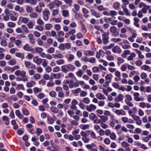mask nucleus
Instances as JSON below:
<instances>
[{
    "label": "nucleus",
    "mask_w": 151,
    "mask_h": 151,
    "mask_svg": "<svg viewBox=\"0 0 151 151\" xmlns=\"http://www.w3.org/2000/svg\"><path fill=\"white\" fill-rule=\"evenodd\" d=\"M70 81L68 80H64L62 83V88L65 91V95L67 97L69 96L70 95V91L69 90L68 86L67 85L70 83Z\"/></svg>",
    "instance_id": "f257e3e1"
},
{
    "label": "nucleus",
    "mask_w": 151,
    "mask_h": 151,
    "mask_svg": "<svg viewBox=\"0 0 151 151\" xmlns=\"http://www.w3.org/2000/svg\"><path fill=\"white\" fill-rule=\"evenodd\" d=\"M109 33L108 32H104L102 35V42L104 44H106L109 42Z\"/></svg>",
    "instance_id": "f03ea898"
},
{
    "label": "nucleus",
    "mask_w": 151,
    "mask_h": 151,
    "mask_svg": "<svg viewBox=\"0 0 151 151\" xmlns=\"http://www.w3.org/2000/svg\"><path fill=\"white\" fill-rule=\"evenodd\" d=\"M45 5L44 3L40 2L35 7V10L36 11L39 13L42 12V8L45 7Z\"/></svg>",
    "instance_id": "7ed1b4c3"
},
{
    "label": "nucleus",
    "mask_w": 151,
    "mask_h": 151,
    "mask_svg": "<svg viewBox=\"0 0 151 151\" xmlns=\"http://www.w3.org/2000/svg\"><path fill=\"white\" fill-rule=\"evenodd\" d=\"M50 14V11L48 10L47 9H44L42 12L43 18L44 20L47 21L48 20Z\"/></svg>",
    "instance_id": "20e7f679"
},
{
    "label": "nucleus",
    "mask_w": 151,
    "mask_h": 151,
    "mask_svg": "<svg viewBox=\"0 0 151 151\" xmlns=\"http://www.w3.org/2000/svg\"><path fill=\"white\" fill-rule=\"evenodd\" d=\"M14 74L17 76H20L22 77H27L26 76V73L24 71L18 70L14 72Z\"/></svg>",
    "instance_id": "39448f33"
},
{
    "label": "nucleus",
    "mask_w": 151,
    "mask_h": 151,
    "mask_svg": "<svg viewBox=\"0 0 151 151\" xmlns=\"http://www.w3.org/2000/svg\"><path fill=\"white\" fill-rule=\"evenodd\" d=\"M96 145L94 143H92L91 144H88L86 145V148L88 149H90V151H98L97 148L93 147H96Z\"/></svg>",
    "instance_id": "423d86ee"
},
{
    "label": "nucleus",
    "mask_w": 151,
    "mask_h": 151,
    "mask_svg": "<svg viewBox=\"0 0 151 151\" xmlns=\"http://www.w3.org/2000/svg\"><path fill=\"white\" fill-rule=\"evenodd\" d=\"M110 32L114 36H117L119 34V32L117 31L116 28L114 26H111L110 28Z\"/></svg>",
    "instance_id": "0eeeda50"
},
{
    "label": "nucleus",
    "mask_w": 151,
    "mask_h": 151,
    "mask_svg": "<svg viewBox=\"0 0 151 151\" xmlns=\"http://www.w3.org/2000/svg\"><path fill=\"white\" fill-rule=\"evenodd\" d=\"M22 48L24 50L29 52H32L34 51L33 48L28 43L25 44Z\"/></svg>",
    "instance_id": "6e6552de"
},
{
    "label": "nucleus",
    "mask_w": 151,
    "mask_h": 151,
    "mask_svg": "<svg viewBox=\"0 0 151 151\" xmlns=\"http://www.w3.org/2000/svg\"><path fill=\"white\" fill-rule=\"evenodd\" d=\"M121 120L122 122L124 123H133L134 121L133 120L129 119L127 117H123L121 118Z\"/></svg>",
    "instance_id": "1a4fd4ad"
},
{
    "label": "nucleus",
    "mask_w": 151,
    "mask_h": 151,
    "mask_svg": "<svg viewBox=\"0 0 151 151\" xmlns=\"http://www.w3.org/2000/svg\"><path fill=\"white\" fill-rule=\"evenodd\" d=\"M114 112L118 116H125L126 115L125 111L122 109H116L114 111Z\"/></svg>",
    "instance_id": "9d476101"
},
{
    "label": "nucleus",
    "mask_w": 151,
    "mask_h": 151,
    "mask_svg": "<svg viewBox=\"0 0 151 151\" xmlns=\"http://www.w3.org/2000/svg\"><path fill=\"white\" fill-rule=\"evenodd\" d=\"M134 100L136 102L142 101V99L139 97L140 94L138 92H135L133 94Z\"/></svg>",
    "instance_id": "9b49d317"
},
{
    "label": "nucleus",
    "mask_w": 151,
    "mask_h": 151,
    "mask_svg": "<svg viewBox=\"0 0 151 151\" xmlns=\"http://www.w3.org/2000/svg\"><path fill=\"white\" fill-rule=\"evenodd\" d=\"M123 45H122V47L124 49H129L130 48L129 42L127 40H124L123 41Z\"/></svg>",
    "instance_id": "f8f14e48"
},
{
    "label": "nucleus",
    "mask_w": 151,
    "mask_h": 151,
    "mask_svg": "<svg viewBox=\"0 0 151 151\" xmlns=\"http://www.w3.org/2000/svg\"><path fill=\"white\" fill-rule=\"evenodd\" d=\"M86 109L88 111L91 112L95 110L96 109V107L95 105L91 104L88 106H86Z\"/></svg>",
    "instance_id": "ddd939ff"
},
{
    "label": "nucleus",
    "mask_w": 151,
    "mask_h": 151,
    "mask_svg": "<svg viewBox=\"0 0 151 151\" xmlns=\"http://www.w3.org/2000/svg\"><path fill=\"white\" fill-rule=\"evenodd\" d=\"M90 12L92 15L94 16L97 18H99L101 16V14L94 10L92 9L90 10Z\"/></svg>",
    "instance_id": "4468645a"
},
{
    "label": "nucleus",
    "mask_w": 151,
    "mask_h": 151,
    "mask_svg": "<svg viewBox=\"0 0 151 151\" xmlns=\"http://www.w3.org/2000/svg\"><path fill=\"white\" fill-rule=\"evenodd\" d=\"M28 37L29 40V42L31 44H34L35 43V40L34 38V37L33 35L32 34H30L28 35Z\"/></svg>",
    "instance_id": "2eb2a0df"
},
{
    "label": "nucleus",
    "mask_w": 151,
    "mask_h": 151,
    "mask_svg": "<svg viewBox=\"0 0 151 151\" xmlns=\"http://www.w3.org/2000/svg\"><path fill=\"white\" fill-rule=\"evenodd\" d=\"M124 98V96L122 94H119L115 98L114 100L116 102H119L122 101Z\"/></svg>",
    "instance_id": "dca6fc26"
},
{
    "label": "nucleus",
    "mask_w": 151,
    "mask_h": 151,
    "mask_svg": "<svg viewBox=\"0 0 151 151\" xmlns=\"http://www.w3.org/2000/svg\"><path fill=\"white\" fill-rule=\"evenodd\" d=\"M96 96L97 99L100 100H104L106 99L103 94L100 93H97L96 95Z\"/></svg>",
    "instance_id": "f3484780"
},
{
    "label": "nucleus",
    "mask_w": 151,
    "mask_h": 151,
    "mask_svg": "<svg viewBox=\"0 0 151 151\" xmlns=\"http://www.w3.org/2000/svg\"><path fill=\"white\" fill-rule=\"evenodd\" d=\"M112 51L115 53H120L121 52L120 48L117 45H116L112 48Z\"/></svg>",
    "instance_id": "a211bd4d"
},
{
    "label": "nucleus",
    "mask_w": 151,
    "mask_h": 151,
    "mask_svg": "<svg viewBox=\"0 0 151 151\" xmlns=\"http://www.w3.org/2000/svg\"><path fill=\"white\" fill-rule=\"evenodd\" d=\"M19 20V21L25 24L27 23L29 21L28 18L22 17H20Z\"/></svg>",
    "instance_id": "6ab92c4d"
},
{
    "label": "nucleus",
    "mask_w": 151,
    "mask_h": 151,
    "mask_svg": "<svg viewBox=\"0 0 151 151\" xmlns=\"http://www.w3.org/2000/svg\"><path fill=\"white\" fill-rule=\"evenodd\" d=\"M83 54L87 56H93L94 54V52L93 51L88 50L84 51Z\"/></svg>",
    "instance_id": "aec40b11"
},
{
    "label": "nucleus",
    "mask_w": 151,
    "mask_h": 151,
    "mask_svg": "<svg viewBox=\"0 0 151 151\" xmlns=\"http://www.w3.org/2000/svg\"><path fill=\"white\" fill-rule=\"evenodd\" d=\"M141 68L142 70L149 72L151 71V68L147 65H144L141 67Z\"/></svg>",
    "instance_id": "412c9836"
},
{
    "label": "nucleus",
    "mask_w": 151,
    "mask_h": 151,
    "mask_svg": "<svg viewBox=\"0 0 151 151\" xmlns=\"http://www.w3.org/2000/svg\"><path fill=\"white\" fill-rule=\"evenodd\" d=\"M56 119V117L55 116L52 117H48L47 118V121L50 124H52Z\"/></svg>",
    "instance_id": "4be33fe9"
},
{
    "label": "nucleus",
    "mask_w": 151,
    "mask_h": 151,
    "mask_svg": "<svg viewBox=\"0 0 151 151\" xmlns=\"http://www.w3.org/2000/svg\"><path fill=\"white\" fill-rule=\"evenodd\" d=\"M112 77V75L111 74L106 75L105 76V81L110 83L111 82Z\"/></svg>",
    "instance_id": "5701e85b"
},
{
    "label": "nucleus",
    "mask_w": 151,
    "mask_h": 151,
    "mask_svg": "<svg viewBox=\"0 0 151 151\" xmlns=\"http://www.w3.org/2000/svg\"><path fill=\"white\" fill-rule=\"evenodd\" d=\"M36 83L33 81H31L30 82L27 83L26 84V86L28 88H31L35 86L36 85Z\"/></svg>",
    "instance_id": "b1692460"
},
{
    "label": "nucleus",
    "mask_w": 151,
    "mask_h": 151,
    "mask_svg": "<svg viewBox=\"0 0 151 151\" xmlns=\"http://www.w3.org/2000/svg\"><path fill=\"white\" fill-rule=\"evenodd\" d=\"M4 70L9 73H13L14 72L12 67H11L9 66L5 67L4 68Z\"/></svg>",
    "instance_id": "393cba45"
},
{
    "label": "nucleus",
    "mask_w": 151,
    "mask_h": 151,
    "mask_svg": "<svg viewBox=\"0 0 151 151\" xmlns=\"http://www.w3.org/2000/svg\"><path fill=\"white\" fill-rule=\"evenodd\" d=\"M15 114L20 119H22L23 118V115L21 114L20 111L17 110L15 111Z\"/></svg>",
    "instance_id": "a878e982"
},
{
    "label": "nucleus",
    "mask_w": 151,
    "mask_h": 151,
    "mask_svg": "<svg viewBox=\"0 0 151 151\" xmlns=\"http://www.w3.org/2000/svg\"><path fill=\"white\" fill-rule=\"evenodd\" d=\"M53 77L55 79H59L61 77V74L60 73H51Z\"/></svg>",
    "instance_id": "bb28decb"
},
{
    "label": "nucleus",
    "mask_w": 151,
    "mask_h": 151,
    "mask_svg": "<svg viewBox=\"0 0 151 151\" xmlns=\"http://www.w3.org/2000/svg\"><path fill=\"white\" fill-rule=\"evenodd\" d=\"M115 74L116 77H115V79L116 81H119L121 79V73L119 71H116L115 73Z\"/></svg>",
    "instance_id": "cd10ccee"
},
{
    "label": "nucleus",
    "mask_w": 151,
    "mask_h": 151,
    "mask_svg": "<svg viewBox=\"0 0 151 151\" xmlns=\"http://www.w3.org/2000/svg\"><path fill=\"white\" fill-rule=\"evenodd\" d=\"M125 102H126L129 101H132V98L131 96L129 94H127L125 96Z\"/></svg>",
    "instance_id": "c85d7f7f"
},
{
    "label": "nucleus",
    "mask_w": 151,
    "mask_h": 151,
    "mask_svg": "<svg viewBox=\"0 0 151 151\" xmlns=\"http://www.w3.org/2000/svg\"><path fill=\"white\" fill-rule=\"evenodd\" d=\"M34 62L37 65H40L42 62L41 59L38 57H34L33 59Z\"/></svg>",
    "instance_id": "c756f323"
},
{
    "label": "nucleus",
    "mask_w": 151,
    "mask_h": 151,
    "mask_svg": "<svg viewBox=\"0 0 151 151\" xmlns=\"http://www.w3.org/2000/svg\"><path fill=\"white\" fill-rule=\"evenodd\" d=\"M84 73L83 71L81 69L78 70L76 73V75L78 77H81Z\"/></svg>",
    "instance_id": "7c9ffc66"
},
{
    "label": "nucleus",
    "mask_w": 151,
    "mask_h": 151,
    "mask_svg": "<svg viewBox=\"0 0 151 151\" xmlns=\"http://www.w3.org/2000/svg\"><path fill=\"white\" fill-rule=\"evenodd\" d=\"M14 9L17 11H19V13H22L24 12V9L22 7H20L19 6H16L14 8Z\"/></svg>",
    "instance_id": "2f4dec72"
},
{
    "label": "nucleus",
    "mask_w": 151,
    "mask_h": 151,
    "mask_svg": "<svg viewBox=\"0 0 151 151\" xmlns=\"http://www.w3.org/2000/svg\"><path fill=\"white\" fill-rule=\"evenodd\" d=\"M11 123L13 126V128L14 129L16 130L18 129V127L15 120H12L11 122Z\"/></svg>",
    "instance_id": "473e14b6"
},
{
    "label": "nucleus",
    "mask_w": 151,
    "mask_h": 151,
    "mask_svg": "<svg viewBox=\"0 0 151 151\" xmlns=\"http://www.w3.org/2000/svg\"><path fill=\"white\" fill-rule=\"evenodd\" d=\"M121 145L122 147L124 148H129L130 146V145L127 142L124 141L121 143Z\"/></svg>",
    "instance_id": "72a5a7b5"
},
{
    "label": "nucleus",
    "mask_w": 151,
    "mask_h": 151,
    "mask_svg": "<svg viewBox=\"0 0 151 151\" xmlns=\"http://www.w3.org/2000/svg\"><path fill=\"white\" fill-rule=\"evenodd\" d=\"M35 24V22L31 20L27 24V26L29 29H32Z\"/></svg>",
    "instance_id": "f704fd0d"
},
{
    "label": "nucleus",
    "mask_w": 151,
    "mask_h": 151,
    "mask_svg": "<svg viewBox=\"0 0 151 151\" xmlns=\"http://www.w3.org/2000/svg\"><path fill=\"white\" fill-rule=\"evenodd\" d=\"M105 53L104 52L101 50H100L98 52H97L96 54V57H103Z\"/></svg>",
    "instance_id": "c9c22d12"
},
{
    "label": "nucleus",
    "mask_w": 151,
    "mask_h": 151,
    "mask_svg": "<svg viewBox=\"0 0 151 151\" xmlns=\"http://www.w3.org/2000/svg\"><path fill=\"white\" fill-rule=\"evenodd\" d=\"M31 78L36 80H38L40 79L41 78V75L39 73H36Z\"/></svg>",
    "instance_id": "e433bc0d"
},
{
    "label": "nucleus",
    "mask_w": 151,
    "mask_h": 151,
    "mask_svg": "<svg viewBox=\"0 0 151 151\" xmlns=\"http://www.w3.org/2000/svg\"><path fill=\"white\" fill-rule=\"evenodd\" d=\"M26 3H29L31 5H36L37 3V0H25Z\"/></svg>",
    "instance_id": "4c0bfd02"
},
{
    "label": "nucleus",
    "mask_w": 151,
    "mask_h": 151,
    "mask_svg": "<svg viewBox=\"0 0 151 151\" xmlns=\"http://www.w3.org/2000/svg\"><path fill=\"white\" fill-rule=\"evenodd\" d=\"M22 29L23 30L25 34L28 33L29 32V30L27 27L24 25H22L21 26Z\"/></svg>",
    "instance_id": "58836bf2"
},
{
    "label": "nucleus",
    "mask_w": 151,
    "mask_h": 151,
    "mask_svg": "<svg viewBox=\"0 0 151 151\" xmlns=\"http://www.w3.org/2000/svg\"><path fill=\"white\" fill-rule=\"evenodd\" d=\"M61 70L64 73H66L69 72L67 68V65H64L61 67Z\"/></svg>",
    "instance_id": "ea45409f"
},
{
    "label": "nucleus",
    "mask_w": 151,
    "mask_h": 151,
    "mask_svg": "<svg viewBox=\"0 0 151 151\" xmlns=\"http://www.w3.org/2000/svg\"><path fill=\"white\" fill-rule=\"evenodd\" d=\"M81 91V89L80 88H78L75 89H73L72 90V93L75 95H78V93H80Z\"/></svg>",
    "instance_id": "a19ab883"
},
{
    "label": "nucleus",
    "mask_w": 151,
    "mask_h": 151,
    "mask_svg": "<svg viewBox=\"0 0 151 151\" xmlns=\"http://www.w3.org/2000/svg\"><path fill=\"white\" fill-rule=\"evenodd\" d=\"M150 7V6H145L144 7H143V8L141 10L142 11L143 13L145 14L147 13V10H148Z\"/></svg>",
    "instance_id": "79ce46f5"
},
{
    "label": "nucleus",
    "mask_w": 151,
    "mask_h": 151,
    "mask_svg": "<svg viewBox=\"0 0 151 151\" xmlns=\"http://www.w3.org/2000/svg\"><path fill=\"white\" fill-rule=\"evenodd\" d=\"M16 23L12 22H9L7 23L8 27L10 28H14L16 26Z\"/></svg>",
    "instance_id": "37998d69"
},
{
    "label": "nucleus",
    "mask_w": 151,
    "mask_h": 151,
    "mask_svg": "<svg viewBox=\"0 0 151 151\" xmlns=\"http://www.w3.org/2000/svg\"><path fill=\"white\" fill-rule=\"evenodd\" d=\"M16 89L18 90H24V88L23 85L21 84H17L16 87Z\"/></svg>",
    "instance_id": "c03bdc74"
},
{
    "label": "nucleus",
    "mask_w": 151,
    "mask_h": 151,
    "mask_svg": "<svg viewBox=\"0 0 151 151\" xmlns=\"http://www.w3.org/2000/svg\"><path fill=\"white\" fill-rule=\"evenodd\" d=\"M139 74V72L137 71H131L129 74V76L130 77H132L134 75H138Z\"/></svg>",
    "instance_id": "a18cd8bd"
},
{
    "label": "nucleus",
    "mask_w": 151,
    "mask_h": 151,
    "mask_svg": "<svg viewBox=\"0 0 151 151\" xmlns=\"http://www.w3.org/2000/svg\"><path fill=\"white\" fill-rule=\"evenodd\" d=\"M62 12V15L64 17H67L69 15V12L67 10H63Z\"/></svg>",
    "instance_id": "49530a36"
},
{
    "label": "nucleus",
    "mask_w": 151,
    "mask_h": 151,
    "mask_svg": "<svg viewBox=\"0 0 151 151\" xmlns=\"http://www.w3.org/2000/svg\"><path fill=\"white\" fill-rule=\"evenodd\" d=\"M97 8L98 10L100 11L107 10V8H104L102 5H100L97 6Z\"/></svg>",
    "instance_id": "de8ad7c7"
},
{
    "label": "nucleus",
    "mask_w": 151,
    "mask_h": 151,
    "mask_svg": "<svg viewBox=\"0 0 151 151\" xmlns=\"http://www.w3.org/2000/svg\"><path fill=\"white\" fill-rule=\"evenodd\" d=\"M80 23L82 26V31L84 33L86 32L87 30L85 24L82 22H80Z\"/></svg>",
    "instance_id": "09e8293b"
},
{
    "label": "nucleus",
    "mask_w": 151,
    "mask_h": 151,
    "mask_svg": "<svg viewBox=\"0 0 151 151\" xmlns=\"http://www.w3.org/2000/svg\"><path fill=\"white\" fill-rule=\"evenodd\" d=\"M101 120L103 122H105L106 121L108 120L109 118L108 117L104 115H101L99 116Z\"/></svg>",
    "instance_id": "8fccbe9b"
},
{
    "label": "nucleus",
    "mask_w": 151,
    "mask_h": 151,
    "mask_svg": "<svg viewBox=\"0 0 151 151\" xmlns=\"http://www.w3.org/2000/svg\"><path fill=\"white\" fill-rule=\"evenodd\" d=\"M110 119L111 120V121L115 124H118L119 123L118 120L115 119L114 115L111 116Z\"/></svg>",
    "instance_id": "3c124183"
},
{
    "label": "nucleus",
    "mask_w": 151,
    "mask_h": 151,
    "mask_svg": "<svg viewBox=\"0 0 151 151\" xmlns=\"http://www.w3.org/2000/svg\"><path fill=\"white\" fill-rule=\"evenodd\" d=\"M65 3L69 6L70 7L72 5L73 1L72 0H64Z\"/></svg>",
    "instance_id": "603ef678"
},
{
    "label": "nucleus",
    "mask_w": 151,
    "mask_h": 151,
    "mask_svg": "<svg viewBox=\"0 0 151 151\" xmlns=\"http://www.w3.org/2000/svg\"><path fill=\"white\" fill-rule=\"evenodd\" d=\"M26 10L28 13H31L33 11V9L30 6H27L26 8Z\"/></svg>",
    "instance_id": "864d4df0"
},
{
    "label": "nucleus",
    "mask_w": 151,
    "mask_h": 151,
    "mask_svg": "<svg viewBox=\"0 0 151 151\" xmlns=\"http://www.w3.org/2000/svg\"><path fill=\"white\" fill-rule=\"evenodd\" d=\"M52 25L50 23L45 24V29L47 30H49L52 27Z\"/></svg>",
    "instance_id": "5fc2aeb1"
},
{
    "label": "nucleus",
    "mask_w": 151,
    "mask_h": 151,
    "mask_svg": "<svg viewBox=\"0 0 151 151\" xmlns=\"http://www.w3.org/2000/svg\"><path fill=\"white\" fill-rule=\"evenodd\" d=\"M29 16L32 18L36 19L38 15L35 12H32L29 14Z\"/></svg>",
    "instance_id": "6e6d98bb"
},
{
    "label": "nucleus",
    "mask_w": 151,
    "mask_h": 151,
    "mask_svg": "<svg viewBox=\"0 0 151 151\" xmlns=\"http://www.w3.org/2000/svg\"><path fill=\"white\" fill-rule=\"evenodd\" d=\"M97 117L93 113H91L89 115V119L92 120H94Z\"/></svg>",
    "instance_id": "4d7b16f0"
},
{
    "label": "nucleus",
    "mask_w": 151,
    "mask_h": 151,
    "mask_svg": "<svg viewBox=\"0 0 151 151\" xmlns=\"http://www.w3.org/2000/svg\"><path fill=\"white\" fill-rule=\"evenodd\" d=\"M142 35L146 39L147 38V37H148L149 38L151 39V34L148 33H142Z\"/></svg>",
    "instance_id": "13d9d810"
},
{
    "label": "nucleus",
    "mask_w": 151,
    "mask_h": 151,
    "mask_svg": "<svg viewBox=\"0 0 151 151\" xmlns=\"http://www.w3.org/2000/svg\"><path fill=\"white\" fill-rule=\"evenodd\" d=\"M16 80L17 81H22L25 82L27 81H28V79L27 77H22V78H17Z\"/></svg>",
    "instance_id": "bf43d9fd"
},
{
    "label": "nucleus",
    "mask_w": 151,
    "mask_h": 151,
    "mask_svg": "<svg viewBox=\"0 0 151 151\" xmlns=\"http://www.w3.org/2000/svg\"><path fill=\"white\" fill-rule=\"evenodd\" d=\"M104 115L106 116H110V118L112 116H113V114H111L110 112L108 110H105L104 112Z\"/></svg>",
    "instance_id": "052dcab7"
},
{
    "label": "nucleus",
    "mask_w": 151,
    "mask_h": 151,
    "mask_svg": "<svg viewBox=\"0 0 151 151\" xmlns=\"http://www.w3.org/2000/svg\"><path fill=\"white\" fill-rule=\"evenodd\" d=\"M50 109L51 111L55 113H58V108L55 107H51Z\"/></svg>",
    "instance_id": "680f3d73"
},
{
    "label": "nucleus",
    "mask_w": 151,
    "mask_h": 151,
    "mask_svg": "<svg viewBox=\"0 0 151 151\" xmlns=\"http://www.w3.org/2000/svg\"><path fill=\"white\" fill-rule=\"evenodd\" d=\"M122 7L123 8V10L126 14V15L128 16H130V14L129 13L128 9L125 7H124L123 6H122Z\"/></svg>",
    "instance_id": "e2e57ef3"
},
{
    "label": "nucleus",
    "mask_w": 151,
    "mask_h": 151,
    "mask_svg": "<svg viewBox=\"0 0 151 151\" xmlns=\"http://www.w3.org/2000/svg\"><path fill=\"white\" fill-rule=\"evenodd\" d=\"M33 91L35 93H37L40 92L42 91V90L41 88H38V87H35L33 89Z\"/></svg>",
    "instance_id": "0e129e2a"
},
{
    "label": "nucleus",
    "mask_w": 151,
    "mask_h": 151,
    "mask_svg": "<svg viewBox=\"0 0 151 151\" xmlns=\"http://www.w3.org/2000/svg\"><path fill=\"white\" fill-rule=\"evenodd\" d=\"M54 3V4L57 6H60L62 4V2L61 1L58 0H55Z\"/></svg>",
    "instance_id": "69168bd1"
},
{
    "label": "nucleus",
    "mask_w": 151,
    "mask_h": 151,
    "mask_svg": "<svg viewBox=\"0 0 151 151\" xmlns=\"http://www.w3.org/2000/svg\"><path fill=\"white\" fill-rule=\"evenodd\" d=\"M82 101L86 104H89L90 101L88 98L86 97L83 99Z\"/></svg>",
    "instance_id": "338daca9"
},
{
    "label": "nucleus",
    "mask_w": 151,
    "mask_h": 151,
    "mask_svg": "<svg viewBox=\"0 0 151 151\" xmlns=\"http://www.w3.org/2000/svg\"><path fill=\"white\" fill-rule=\"evenodd\" d=\"M80 128L82 129L85 130L89 128V125L88 124L81 125L80 126Z\"/></svg>",
    "instance_id": "774afa93"
}]
</instances>
